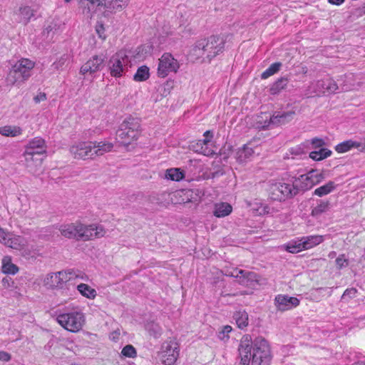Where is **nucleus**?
<instances>
[{"label":"nucleus","instance_id":"42","mask_svg":"<svg viewBox=\"0 0 365 365\" xmlns=\"http://www.w3.org/2000/svg\"><path fill=\"white\" fill-rule=\"evenodd\" d=\"M193 150L195 152H197V153H202V154H203L204 155H206V156H212L215 153L213 150H212L211 148H208L207 145H203V146H200V149L195 148V145H194L193 146Z\"/></svg>","mask_w":365,"mask_h":365},{"label":"nucleus","instance_id":"4","mask_svg":"<svg viewBox=\"0 0 365 365\" xmlns=\"http://www.w3.org/2000/svg\"><path fill=\"white\" fill-rule=\"evenodd\" d=\"M46 143L41 138L37 137L29 141L24 152L26 165L29 172L36 173L40 170L43 158L36 157L35 158V165H32V160L34 156H41L46 153Z\"/></svg>","mask_w":365,"mask_h":365},{"label":"nucleus","instance_id":"33","mask_svg":"<svg viewBox=\"0 0 365 365\" xmlns=\"http://www.w3.org/2000/svg\"><path fill=\"white\" fill-rule=\"evenodd\" d=\"M77 289L83 296L88 299H94L96 296V291L86 284H78Z\"/></svg>","mask_w":365,"mask_h":365},{"label":"nucleus","instance_id":"38","mask_svg":"<svg viewBox=\"0 0 365 365\" xmlns=\"http://www.w3.org/2000/svg\"><path fill=\"white\" fill-rule=\"evenodd\" d=\"M146 329L149 332L150 335L153 336L155 339L160 337L162 334V328L158 324L154 322L148 323L146 324Z\"/></svg>","mask_w":365,"mask_h":365},{"label":"nucleus","instance_id":"9","mask_svg":"<svg viewBox=\"0 0 365 365\" xmlns=\"http://www.w3.org/2000/svg\"><path fill=\"white\" fill-rule=\"evenodd\" d=\"M110 74L115 78H120L130 66V58L126 51H119L113 54L108 63Z\"/></svg>","mask_w":365,"mask_h":365},{"label":"nucleus","instance_id":"50","mask_svg":"<svg viewBox=\"0 0 365 365\" xmlns=\"http://www.w3.org/2000/svg\"><path fill=\"white\" fill-rule=\"evenodd\" d=\"M312 144L315 148H318L324 145V141L320 138H314L312 140Z\"/></svg>","mask_w":365,"mask_h":365},{"label":"nucleus","instance_id":"60","mask_svg":"<svg viewBox=\"0 0 365 365\" xmlns=\"http://www.w3.org/2000/svg\"><path fill=\"white\" fill-rule=\"evenodd\" d=\"M204 136L205 138H210V140H212L213 135L210 130H207L205 132Z\"/></svg>","mask_w":365,"mask_h":365},{"label":"nucleus","instance_id":"37","mask_svg":"<svg viewBox=\"0 0 365 365\" xmlns=\"http://www.w3.org/2000/svg\"><path fill=\"white\" fill-rule=\"evenodd\" d=\"M282 64L280 62H275L269 66L262 74V79H266L269 76L277 73L281 68Z\"/></svg>","mask_w":365,"mask_h":365},{"label":"nucleus","instance_id":"55","mask_svg":"<svg viewBox=\"0 0 365 365\" xmlns=\"http://www.w3.org/2000/svg\"><path fill=\"white\" fill-rule=\"evenodd\" d=\"M345 0H328V2L333 5L339 6L344 2Z\"/></svg>","mask_w":365,"mask_h":365},{"label":"nucleus","instance_id":"7","mask_svg":"<svg viewBox=\"0 0 365 365\" xmlns=\"http://www.w3.org/2000/svg\"><path fill=\"white\" fill-rule=\"evenodd\" d=\"M34 66L35 63L28 58L20 59L9 71L6 77L7 83L14 86L24 83L31 76Z\"/></svg>","mask_w":365,"mask_h":365},{"label":"nucleus","instance_id":"53","mask_svg":"<svg viewBox=\"0 0 365 365\" xmlns=\"http://www.w3.org/2000/svg\"><path fill=\"white\" fill-rule=\"evenodd\" d=\"M35 103H38L41 101L46 100V95L44 93H40L34 98Z\"/></svg>","mask_w":365,"mask_h":365},{"label":"nucleus","instance_id":"45","mask_svg":"<svg viewBox=\"0 0 365 365\" xmlns=\"http://www.w3.org/2000/svg\"><path fill=\"white\" fill-rule=\"evenodd\" d=\"M237 271H240V269H238L237 268H235V269L226 268V269H224L222 272L226 276L232 277H235L237 279L239 277V274H240L239 272H237Z\"/></svg>","mask_w":365,"mask_h":365},{"label":"nucleus","instance_id":"14","mask_svg":"<svg viewBox=\"0 0 365 365\" xmlns=\"http://www.w3.org/2000/svg\"><path fill=\"white\" fill-rule=\"evenodd\" d=\"M179 355V350L177 343L168 341L163 344L162 346L163 362L165 365H171L175 362Z\"/></svg>","mask_w":365,"mask_h":365},{"label":"nucleus","instance_id":"20","mask_svg":"<svg viewBox=\"0 0 365 365\" xmlns=\"http://www.w3.org/2000/svg\"><path fill=\"white\" fill-rule=\"evenodd\" d=\"M292 115L293 113L292 112H284L282 113L273 115L272 117L270 115H266V120L264 121V123L263 125H259V127L264 129L266 128H268L271 124H284L287 123L292 117Z\"/></svg>","mask_w":365,"mask_h":365},{"label":"nucleus","instance_id":"44","mask_svg":"<svg viewBox=\"0 0 365 365\" xmlns=\"http://www.w3.org/2000/svg\"><path fill=\"white\" fill-rule=\"evenodd\" d=\"M336 264L339 269H341L343 267H347L348 259L345 258L344 255H340L336 259Z\"/></svg>","mask_w":365,"mask_h":365},{"label":"nucleus","instance_id":"22","mask_svg":"<svg viewBox=\"0 0 365 365\" xmlns=\"http://www.w3.org/2000/svg\"><path fill=\"white\" fill-rule=\"evenodd\" d=\"M93 158L103 155L112 150L113 144L106 141H91Z\"/></svg>","mask_w":365,"mask_h":365},{"label":"nucleus","instance_id":"23","mask_svg":"<svg viewBox=\"0 0 365 365\" xmlns=\"http://www.w3.org/2000/svg\"><path fill=\"white\" fill-rule=\"evenodd\" d=\"M313 173L314 170H312L306 174L301 175L298 178H294V182L295 185H297L298 190L299 189L302 190H307L314 185L312 180Z\"/></svg>","mask_w":365,"mask_h":365},{"label":"nucleus","instance_id":"64","mask_svg":"<svg viewBox=\"0 0 365 365\" xmlns=\"http://www.w3.org/2000/svg\"><path fill=\"white\" fill-rule=\"evenodd\" d=\"M36 157H38V155H36V156H34V160H32V165H35V158H36ZM38 158H41V156H38Z\"/></svg>","mask_w":365,"mask_h":365},{"label":"nucleus","instance_id":"3","mask_svg":"<svg viewBox=\"0 0 365 365\" xmlns=\"http://www.w3.org/2000/svg\"><path fill=\"white\" fill-rule=\"evenodd\" d=\"M59 231L66 238L83 241L101 237L106 234L101 225H86L80 222L61 225Z\"/></svg>","mask_w":365,"mask_h":365},{"label":"nucleus","instance_id":"52","mask_svg":"<svg viewBox=\"0 0 365 365\" xmlns=\"http://www.w3.org/2000/svg\"><path fill=\"white\" fill-rule=\"evenodd\" d=\"M96 32L98 34V36L103 39L106 38V36L103 35L104 34V27L102 24L97 25L96 28Z\"/></svg>","mask_w":365,"mask_h":365},{"label":"nucleus","instance_id":"49","mask_svg":"<svg viewBox=\"0 0 365 365\" xmlns=\"http://www.w3.org/2000/svg\"><path fill=\"white\" fill-rule=\"evenodd\" d=\"M66 60H67V57L66 56H63L59 58L58 61H57L53 63V66L56 69H61V68H62L63 66L65 64Z\"/></svg>","mask_w":365,"mask_h":365},{"label":"nucleus","instance_id":"16","mask_svg":"<svg viewBox=\"0 0 365 365\" xmlns=\"http://www.w3.org/2000/svg\"><path fill=\"white\" fill-rule=\"evenodd\" d=\"M275 304L278 310L287 311L299 304V300L297 297L279 294L275 297Z\"/></svg>","mask_w":365,"mask_h":365},{"label":"nucleus","instance_id":"63","mask_svg":"<svg viewBox=\"0 0 365 365\" xmlns=\"http://www.w3.org/2000/svg\"><path fill=\"white\" fill-rule=\"evenodd\" d=\"M353 365H365V363H364V362H357V363L354 364Z\"/></svg>","mask_w":365,"mask_h":365},{"label":"nucleus","instance_id":"25","mask_svg":"<svg viewBox=\"0 0 365 365\" xmlns=\"http://www.w3.org/2000/svg\"><path fill=\"white\" fill-rule=\"evenodd\" d=\"M302 241V247L304 250L311 249L324 241V236L322 235H309L301 237Z\"/></svg>","mask_w":365,"mask_h":365},{"label":"nucleus","instance_id":"31","mask_svg":"<svg viewBox=\"0 0 365 365\" xmlns=\"http://www.w3.org/2000/svg\"><path fill=\"white\" fill-rule=\"evenodd\" d=\"M21 133L22 130L19 126L5 125L0 128V134L6 137H16Z\"/></svg>","mask_w":365,"mask_h":365},{"label":"nucleus","instance_id":"19","mask_svg":"<svg viewBox=\"0 0 365 365\" xmlns=\"http://www.w3.org/2000/svg\"><path fill=\"white\" fill-rule=\"evenodd\" d=\"M0 242L6 247L19 250L24 245V239L20 236L14 235L4 230L0 237Z\"/></svg>","mask_w":365,"mask_h":365},{"label":"nucleus","instance_id":"59","mask_svg":"<svg viewBox=\"0 0 365 365\" xmlns=\"http://www.w3.org/2000/svg\"><path fill=\"white\" fill-rule=\"evenodd\" d=\"M35 254L36 252H34V254H31L30 252L27 251V249H24V251H23V255L25 257H35Z\"/></svg>","mask_w":365,"mask_h":365},{"label":"nucleus","instance_id":"8","mask_svg":"<svg viewBox=\"0 0 365 365\" xmlns=\"http://www.w3.org/2000/svg\"><path fill=\"white\" fill-rule=\"evenodd\" d=\"M298 193L297 185L292 183L277 182L270 185L269 196L274 201H284L294 197Z\"/></svg>","mask_w":365,"mask_h":365},{"label":"nucleus","instance_id":"58","mask_svg":"<svg viewBox=\"0 0 365 365\" xmlns=\"http://www.w3.org/2000/svg\"><path fill=\"white\" fill-rule=\"evenodd\" d=\"M119 335H120V332L115 331L110 334V338L112 339L113 340H115V339H118Z\"/></svg>","mask_w":365,"mask_h":365},{"label":"nucleus","instance_id":"35","mask_svg":"<svg viewBox=\"0 0 365 365\" xmlns=\"http://www.w3.org/2000/svg\"><path fill=\"white\" fill-rule=\"evenodd\" d=\"M335 188V183L332 181H329L326 185H324L314 190V195L322 197L332 192Z\"/></svg>","mask_w":365,"mask_h":365},{"label":"nucleus","instance_id":"48","mask_svg":"<svg viewBox=\"0 0 365 365\" xmlns=\"http://www.w3.org/2000/svg\"><path fill=\"white\" fill-rule=\"evenodd\" d=\"M290 153L292 155L299 156V157H300L303 154H305V152L304 151V148L301 145L297 146L295 148H292L290 150Z\"/></svg>","mask_w":365,"mask_h":365},{"label":"nucleus","instance_id":"18","mask_svg":"<svg viewBox=\"0 0 365 365\" xmlns=\"http://www.w3.org/2000/svg\"><path fill=\"white\" fill-rule=\"evenodd\" d=\"M34 10L29 6H21L19 9L13 13V18L16 23L27 24L34 16Z\"/></svg>","mask_w":365,"mask_h":365},{"label":"nucleus","instance_id":"32","mask_svg":"<svg viewBox=\"0 0 365 365\" xmlns=\"http://www.w3.org/2000/svg\"><path fill=\"white\" fill-rule=\"evenodd\" d=\"M150 77L149 68L146 66H140L133 76L134 81L137 82L145 81Z\"/></svg>","mask_w":365,"mask_h":365},{"label":"nucleus","instance_id":"10","mask_svg":"<svg viewBox=\"0 0 365 365\" xmlns=\"http://www.w3.org/2000/svg\"><path fill=\"white\" fill-rule=\"evenodd\" d=\"M56 320L65 329L71 332H77L82 329L85 317L82 312H72L59 314Z\"/></svg>","mask_w":365,"mask_h":365},{"label":"nucleus","instance_id":"1","mask_svg":"<svg viewBox=\"0 0 365 365\" xmlns=\"http://www.w3.org/2000/svg\"><path fill=\"white\" fill-rule=\"evenodd\" d=\"M240 365H269L270 348L267 340L259 336L252 341L251 336L244 335L238 346Z\"/></svg>","mask_w":365,"mask_h":365},{"label":"nucleus","instance_id":"41","mask_svg":"<svg viewBox=\"0 0 365 365\" xmlns=\"http://www.w3.org/2000/svg\"><path fill=\"white\" fill-rule=\"evenodd\" d=\"M2 269L4 273L12 274H16L19 271L18 267L15 264L10 263V262H8V263L4 262L3 266H2Z\"/></svg>","mask_w":365,"mask_h":365},{"label":"nucleus","instance_id":"15","mask_svg":"<svg viewBox=\"0 0 365 365\" xmlns=\"http://www.w3.org/2000/svg\"><path fill=\"white\" fill-rule=\"evenodd\" d=\"M70 153L76 159H93L91 142L76 143L72 146H71Z\"/></svg>","mask_w":365,"mask_h":365},{"label":"nucleus","instance_id":"21","mask_svg":"<svg viewBox=\"0 0 365 365\" xmlns=\"http://www.w3.org/2000/svg\"><path fill=\"white\" fill-rule=\"evenodd\" d=\"M239 272L238 283L247 287H252L259 282L258 275L254 272H248L243 269L237 271Z\"/></svg>","mask_w":365,"mask_h":365},{"label":"nucleus","instance_id":"12","mask_svg":"<svg viewBox=\"0 0 365 365\" xmlns=\"http://www.w3.org/2000/svg\"><path fill=\"white\" fill-rule=\"evenodd\" d=\"M179 67L178 61L170 53H165L159 58L158 76L165 78L171 72H177Z\"/></svg>","mask_w":365,"mask_h":365},{"label":"nucleus","instance_id":"43","mask_svg":"<svg viewBox=\"0 0 365 365\" xmlns=\"http://www.w3.org/2000/svg\"><path fill=\"white\" fill-rule=\"evenodd\" d=\"M232 329L230 326H225L223 329L219 331L218 338L221 340L225 341L229 339V334L232 331Z\"/></svg>","mask_w":365,"mask_h":365},{"label":"nucleus","instance_id":"28","mask_svg":"<svg viewBox=\"0 0 365 365\" xmlns=\"http://www.w3.org/2000/svg\"><path fill=\"white\" fill-rule=\"evenodd\" d=\"M232 210V206L227 202H220L215 205L213 214L217 217H224L229 215Z\"/></svg>","mask_w":365,"mask_h":365},{"label":"nucleus","instance_id":"30","mask_svg":"<svg viewBox=\"0 0 365 365\" xmlns=\"http://www.w3.org/2000/svg\"><path fill=\"white\" fill-rule=\"evenodd\" d=\"M233 318L236 322L238 328L243 329L248 325V314L245 311H237L234 315Z\"/></svg>","mask_w":365,"mask_h":365},{"label":"nucleus","instance_id":"29","mask_svg":"<svg viewBox=\"0 0 365 365\" xmlns=\"http://www.w3.org/2000/svg\"><path fill=\"white\" fill-rule=\"evenodd\" d=\"M302 241L301 238H297L294 240L289 241L288 243L284 245L283 248L290 253H298L304 250L302 247Z\"/></svg>","mask_w":365,"mask_h":365},{"label":"nucleus","instance_id":"24","mask_svg":"<svg viewBox=\"0 0 365 365\" xmlns=\"http://www.w3.org/2000/svg\"><path fill=\"white\" fill-rule=\"evenodd\" d=\"M361 147V143L353 140L343 141L335 146V150L339 153H344L353 148L358 150Z\"/></svg>","mask_w":365,"mask_h":365},{"label":"nucleus","instance_id":"39","mask_svg":"<svg viewBox=\"0 0 365 365\" xmlns=\"http://www.w3.org/2000/svg\"><path fill=\"white\" fill-rule=\"evenodd\" d=\"M329 208V201H322L321 200L319 203L312 210V216H318L321 214L327 212Z\"/></svg>","mask_w":365,"mask_h":365},{"label":"nucleus","instance_id":"6","mask_svg":"<svg viewBox=\"0 0 365 365\" xmlns=\"http://www.w3.org/2000/svg\"><path fill=\"white\" fill-rule=\"evenodd\" d=\"M87 280L88 277L80 272L77 274L73 269H67L47 274L43 279V285L48 289H61L66 283L74 278Z\"/></svg>","mask_w":365,"mask_h":365},{"label":"nucleus","instance_id":"34","mask_svg":"<svg viewBox=\"0 0 365 365\" xmlns=\"http://www.w3.org/2000/svg\"><path fill=\"white\" fill-rule=\"evenodd\" d=\"M331 151L327 148H320L318 151H312L309 153V158L314 160H322L331 155Z\"/></svg>","mask_w":365,"mask_h":365},{"label":"nucleus","instance_id":"51","mask_svg":"<svg viewBox=\"0 0 365 365\" xmlns=\"http://www.w3.org/2000/svg\"><path fill=\"white\" fill-rule=\"evenodd\" d=\"M11 358V354H9L8 352L4 351H0V361H10Z\"/></svg>","mask_w":365,"mask_h":365},{"label":"nucleus","instance_id":"5","mask_svg":"<svg viewBox=\"0 0 365 365\" xmlns=\"http://www.w3.org/2000/svg\"><path fill=\"white\" fill-rule=\"evenodd\" d=\"M140 132V120L129 116L120 124L116 133V139L120 143L127 146L138 140Z\"/></svg>","mask_w":365,"mask_h":365},{"label":"nucleus","instance_id":"54","mask_svg":"<svg viewBox=\"0 0 365 365\" xmlns=\"http://www.w3.org/2000/svg\"><path fill=\"white\" fill-rule=\"evenodd\" d=\"M210 141H211V140H210V138H205V139H203V140H200L197 143V146H203V145H207Z\"/></svg>","mask_w":365,"mask_h":365},{"label":"nucleus","instance_id":"11","mask_svg":"<svg viewBox=\"0 0 365 365\" xmlns=\"http://www.w3.org/2000/svg\"><path fill=\"white\" fill-rule=\"evenodd\" d=\"M106 55L103 53L93 56L82 65L80 73L83 75L87 73L93 75L97 72L101 71L106 66Z\"/></svg>","mask_w":365,"mask_h":365},{"label":"nucleus","instance_id":"40","mask_svg":"<svg viewBox=\"0 0 365 365\" xmlns=\"http://www.w3.org/2000/svg\"><path fill=\"white\" fill-rule=\"evenodd\" d=\"M121 354L125 356V357H129V358H134L136 356V350L134 348L133 346L132 345H126L125 346L122 351H121Z\"/></svg>","mask_w":365,"mask_h":365},{"label":"nucleus","instance_id":"61","mask_svg":"<svg viewBox=\"0 0 365 365\" xmlns=\"http://www.w3.org/2000/svg\"><path fill=\"white\" fill-rule=\"evenodd\" d=\"M307 71H308V69H307V68L306 66H302V73L303 74H304V75L307 74Z\"/></svg>","mask_w":365,"mask_h":365},{"label":"nucleus","instance_id":"17","mask_svg":"<svg viewBox=\"0 0 365 365\" xmlns=\"http://www.w3.org/2000/svg\"><path fill=\"white\" fill-rule=\"evenodd\" d=\"M129 0H103L101 9H105L104 15L107 16L109 13H115L124 9L128 4Z\"/></svg>","mask_w":365,"mask_h":365},{"label":"nucleus","instance_id":"27","mask_svg":"<svg viewBox=\"0 0 365 365\" xmlns=\"http://www.w3.org/2000/svg\"><path fill=\"white\" fill-rule=\"evenodd\" d=\"M255 154V150L250 143L245 145L237 152V159L239 162H245Z\"/></svg>","mask_w":365,"mask_h":365},{"label":"nucleus","instance_id":"2","mask_svg":"<svg viewBox=\"0 0 365 365\" xmlns=\"http://www.w3.org/2000/svg\"><path fill=\"white\" fill-rule=\"evenodd\" d=\"M225 39L222 36H211L196 42L190 56L195 60L210 63L225 49Z\"/></svg>","mask_w":365,"mask_h":365},{"label":"nucleus","instance_id":"36","mask_svg":"<svg viewBox=\"0 0 365 365\" xmlns=\"http://www.w3.org/2000/svg\"><path fill=\"white\" fill-rule=\"evenodd\" d=\"M165 178L171 180L180 181L184 178V173L180 168H170L166 170Z\"/></svg>","mask_w":365,"mask_h":365},{"label":"nucleus","instance_id":"62","mask_svg":"<svg viewBox=\"0 0 365 365\" xmlns=\"http://www.w3.org/2000/svg\"><path fill=\"white\" fill-rule=\"evenodd\" d=\"M364 143H361V147L360 148L359 150L362 152H365V138L364 140Z\"/></svg>","mask_w":365,"mask_h":365},{"label":"nucleus","instance_id":"26","mask_svg":"<svg viewBox=\"0 0 365 365\" xmlns=\"http://www.w3.org/2000/svg\"><path fill=\"white\" fill-rule=\"evenodd\" d=\"M289 82V79L287 76L278 78L270 86L269 93L272 95L279 94L281 91H282L287 88Z\"/></svg>","mask_w":365,"mask_h":365},{"label":"nucleus","instance_id":"13","mask_svg":"<svg viewBox=\"0 0 365 365\" xmlns=\"http://www.w3.org/2000/svg\"><path fill=\"white\" fill-rule=\"evenodd\" d=\"M338 88L336 83L331 78L311 82L309 86L310 93L317 96L334 93Z\"/></svg>","mask_w":365,"mask_h":365},{"label":"nucleus","instance_id":"56","mask_svg":"<svg viewBox=\"0 0 365 365\" xmlns=\"http://www.w3.org/2000/svg\"><path fill=\"white\" fill-rule=\"evenodd\" d=\"M262 210L260 214H269L270 213V207L268 205H264L262 207Z\"/></svg>","mask_w":365,"mask_h":365},{"label":"nucleus","instance_id":"47","mask_svg":"<svg viewBox=\"0 0 365 365\" xmlns=\"http://www.w3.org/2000/svg\"><path fill=\"white\" fill-rule=\"evenodd\" d=\"M324 178V175L322 173H319L317 170H314L312 180L314 185L321 182Z\"/></svg>","mask_w":365,"mask_h":365},{"label":"nucleus","instance_id":"57","mask_svg":"<svg viewBox=\"0 0 365 365\" xmlns=\"http://www.w3.org/2000/svg\"><path fill=\"white\" fill-rule=\"evenodd\" d=\"M93 4H97L98 9L101 11V6L103 0H88Z\"/></svg>","mask_w":365,"mask_h":365},{"label":"nucleus","instance_id":"46","mask_svg":"<svg viewBox=\"0 0 365 365\" xmlns=\"http://www.w3.org/2000/svg\"><path fill=\"white\" fill-rule=\"evenodd\" d=\"M357 292V290L355 288H350L346 289L344 294H342L341 298L346 299V298H354L356 296V294Z\"/></svg>","mask_w":365,"mask_h":365}]
</instances>
